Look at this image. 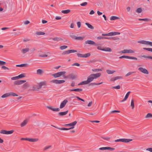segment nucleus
Instances as JSON below:
<instances>
[{
    "instance_id": "49530a36",
    "label": "nucleus",
    "mask_w": 152,
    "mask_h": 152,
    "mask_svg": "<svg viewBox=\"0 0 152 152\" xmlns=\"http://www.w3.org/2000/svg\"><path fill=\"white\" fill-rule=\"evenodd\" d=\"M68 51L69 54L71 53H75L77 52L76 50H68Z\"/></svg>"
},
{
    "instance_id": "3c124183",
    "label": "nucleus",
    "mask_w": 152,
    "mask_h": 152,
    "mask_svg": "<svg viewBox=\"0 0 152 152\" xmlns=\"http://www.w3.org/2000/svg\"><path fill=\"white\" fill-rule=\"evenodd\" d=\"M7 130H1L0 131L1 134H6Z\"/></svg>"
},
{
    "instance_id": "9b49d317",
    "label": "nucleus",
    "mask_w": 152,
    "mask_h": 152,
    "mask_svg": "<svg viewBox=\"0 0 152 152\" xmlns=\"http://www.w3.org/2000/svg\"><path fill=\"white\" fill-rule=\"evenodd\" d=\"M64 78H68L69 79H71L72 80L76 78V76L73 75L72 74H70L67 77L64 76Z\"/></svg>"
},
{
    "instance_id": "ea45409f",
    "label": "nucleus",
    "mask_w": 152,
    "mask_h": 152,
    "mask_svg": "<svg viewBox=\"0 0 152 152\" xmlns=\"http://www.w3.org/2000/svg\"><path fill=\"white\" fill-rule=\"evenodd\" d=\"M92 71L94 72H99V71H102V70L101 69H92Z\"/></svg>"
},
{
    "instance_id": "6e6552de",
    "label": "nucleus",
    "mask_w": 152,
    "mask_h": 152,
    "mask_svg": "<svg viewBox=\"0 0 152 152\" xmlns=\"http://www.w3.org/2000/svg\"><path fill=\"white\" fill-rule=\"evenodd\" d=\"M85 44H86L94 45L95 46L97 45L95 43V42H94L91 40H88L86 41L85 42Z\"/></svg>"
},
{
    "instance_id": "c756f323",
    "label": "nucleus",
    "mask_w": 152,
    "mask_h": 152,
    "mask_svg": "<svg viewBox=\"0 0 152 152\" xmlns=\"http://www.w3.org/2000/svg\"><path fill=\"white\" fill-rule=\"evenodd\" d=\"M85 24L87 26L90 28L91 29H94V27L91 25L89 23H86Z\"/></svg>"
},
{
    "instance_id": "09e8293b",
    "label": "nucleus",
    "mask_w": 152,
    "mask_h": 152,
    "mask_svg": "<svg viewBox=\"0 0 152 152\" xmlns=\"http://www.w3.org/2000/svg\"><path fill=\"white\" fill-rule=\"evenodd\" d=\"M14 132L13 130H11L10 131H7L6 134H12Z\"/></svg>"
},
{
    "instance_id": "603ef678",
    "label": "nucleus",
    "mask_w": 152,
    "mask_h": 152,
    "mask_svg": "<svg viewBox=\"0 0 152 152\" xmlns=\"http://www.w3.org/2000/svg\"><path fill=\"white\" fill-rule=\"evenodd\" d=\"M11 79L12 80H15L18 79H19V78L18 77V76L12 77L11 78Z\"/></svg>"
},
{
    "instance_id": "2f4dec72",
    "label": "nucleus",
    "mask_w": 152,
    "mask_h": 152,
    "mask_svg": "<svg viewBox=\"0 0 152 152\" xmlns=\"http://www.w3.org/2000/svg\"><path fill=\"white\" fill-rule=\"evenodd\" d=\"M36 34L38 35H44L45 34V33L42 31H37Z\"/></svg>"
},
{
    "instance_id": "338daca9",
    "label": "nucleus",
    "mask_w": 152,
    "mask_h": 152,
    "mask_svg": "<svg viewBox=\"0 0 152 152\" xmlns=\"http://www.w3.org/2000/svg\"><path fill=\"white\" fill-rule=\"evenodd\" d=\"M77 25L78 28H80L81 26V23L80 22H78L77 23Z\"/></svg>"
},
{
    "instance_id": "4be33fe9",
    "label": "nucleus",
    "mask_w": 152,
    "mask_h": 152,
    "mask_svg": "<svg viewBox=\"0 0 152 152\" xmlns=\"http://www.w3.org/2000/svg\"><path fill=\"white\" fill-rule=\"evenodd\" d=\"M39 140V139L38 138H29L28 141L31 142H36Z\"/></svg>"
},
{
    "instance_id": "20e7f679",
    "label": "nucleus",
    "mask_w": 152,
    "mask_h": 152,
    "mask_svg": "<svg viewBox=\"0 0 152 152\" xmlns=\"http://www.w3.org/2000/svg\"><path fill=\"white\" fill-rule=\"evenodd\" d=\"M51 82L56 84H60L64 83L65 81L64 80H51Z\"/></svg>"
},
{
    "instance_id": "2eb2a0df",
    "label": "nucleus",
    "mask_w": 152,
    "mask_h": 152,
    "mask_svg": "<svg viewBox=\"0 0 152 152\" xmlns=\"http://www.w3.org/2000/svg\"><path fill=\"white\" fill-rule=\"evenodd\" d=\"M130 93H131L130 91L128 92L126 94V95H125L124 99L123 100L121 101H120V102H124L126 100V99H127V98L129 95V94Z\"/></svg>"
},
{
    "instance_id": "6ab92c4d",
    "label": "nucleus",
    "mask_w": 152,
    "mask_h": 152,
    "mask_svg": "<svg viewBox=\"0 0 152 152\" xmlns=\"http://www.w3.org/2000/svg\"><path fill=\"white\" fill-rule=\"evenodd\" d=\"M28 121L27 119L24 120L21 124L20 126L21 127L25 126L28 123Z\"/></svg>"
},
{
    "instance_id": "423d86ee",
    "label": "nucleus",
    "mask_w": 152,
    "mask_h": 152,
    "mask_svg": "<svg viewBox=\"0 0 152 152\" xmlns=\"http://www.w3.org/2000/svg\"><path fill=\"white\" fill-rule=\"evenodd\" d=\"M26 82L25 80H18L14 81V83L15 85H21Z\"/></svg>"
},
{
    "instance_id": "7ed1b4c3",
    "label": "nucleus",
    "mask_w": 152,
    "mask_h": 152,
    "mask_svg": "<svg viewBox=\"0 0 152 152\" xmlns=\"http://www.w3.org/2000/svg\"><path fill=\"white\" fill-rule=\"evenodd\" d=\"M135 53V51L131 49H124L123 50L119 52L120 53Z\"/></svg>"
},
{
    "instance_id": "a19ab883",
    "label": "nucleus",
    "mask_w": 152,
    "mask_h": 152,
    "mask_svg": "<svg viewBox=\"0 0 152 152\" xmlns=\"http://www.w3.org/2000/svg\"><path fill=\"white\" fill-rule=\"evenodd\" d=\"M142 9L141 8H139L137 9L136 12L137 13H140L142 12Z\"/></svg>"
},
{
    "instance_id": "6e6d98bb",
    "label": "nucleus",
    "mask_w": 152,
    "mask_h": 152,
    "mask_svg": "<svg viewBox=\"0 0 152 152\" xmlns=\"http://www.w3.org/2000/svg\"><path fill=\"white\" fill-rule=\"evenodd\" d=\"M87 4V2H85L81 4H80V5L84 7Z\"/></svg>"
},
{
    "instance_id": "f8f14e48",
    "label": "nucleus",
    "mask_w": 152,
    "mask_h": 152,
    "mask_svg": "<svg viewBox=\"0 0 152 152\" xmlns=\"http://www.w3.org/2000/svg\"><path fill=\"white\" fill-rule=\"evenodd\" d=\"M47 107L48 109L50 110L54 111H59L60 110V109L59 108H53L51 106H47Z\"/></svg>"
},
{
    "instance_id": "0eeeda50",
    "label": "nucleus",
    "mask_w": 152,
    "mask_h": 152,
    "mask_svg": "<svg viewBox=\"0 0 152 152\" xmlns=\"http://www.w3.org/2000/svg\"><path fill=\"white\" fill-rule=\"evenodd\" d=\"M138 70L144 74H149L148 71L145 68H143L142 67H140L138 69Z\"/></svg>"
},
{
    "instance_id": "e433bc0d",
    "label": "nucleus",
    "mask_w": 152,
    "mask_h": 152,
    "mask_svg": "<svg viewBox=\"0 0 152 152\" xmlns=\"http://www.w3.org/2000/svg\"><path fill=\"white\" fill-rule=\"evenodd\" d=\"M29 86L28 84L26 83L24 84L23 85V88H24L26 89L28 88Z\"/></svg>"
},
{
    "instance_id": "e2e57ef3",
    "label": "nucleus",
    "mask_w": 152,
    "mask_h": 152,
    "mask_svg": "<svg viewBox=\"0 0 152 152\" xmlns=\"http://www.w3.org/2000/svg\"><path fill=\"white\" fill-rule=\"evenodd\" d=\"M6 64V62L4 61L0 60V65H5Z\"/></svg>"
},
{
    "instance_id": "5fc2aeb1",
    "label": "nucleus",
    "mask_w": 152,
    "mask_h": 152,
    "mask_svg": "<svg viewBox=\"0 0 152 152\" xmlns=\"http://www.w3.org/2000/svg\"><path fill=\"white\" fill-rule=\"evenodd\" d=\"M101 137L102 139H103L104 140H110V137Z\"/></svg>"
},
{
    "instance_id": "dca6fc26",
    "label": "nucleus",
    "mask_w": 152,
    "mask_h": 152,
    "mask_svg": "<svg viewBox=\"0 0 152 152\" xmlns=\"http://www.w3.org/2000/svg\"><path fill=\"white\" fill-rule=\"evenodd\" d=\"M77 121H75L72 123H70V126H71V127L69 128L70 129H72L74 128V126L77 124Z\"/></svg>"
},
{
    "instance_id": "1a4fd4ad",
    "label": "nucleus",
    "mask_w": 152,
    "mask_h": 152,
    "mask_svg": "<svg viewBox=\"0 0 152 152\" xmlns=\"http://www.w3.org/2000/svg\"><path fill=\"white\" fill-rule=\"evenodd\" d=\"M68 102V101L67 99H64L61 104L60 106V108L62 109L65 106L66 104Z\"/></svg>"
},
{
    "instance_id": "4c0bfd02",
    "label": "nucleus",
    "mask_w": 152,
    "mask_h": 152,
    "mask_svg": "<svg viewBox=\"0 0 152 152\" xmlns=\"http://www.w3.org/2000/svg\"><path fill=\"white\" fill-rule=\"evenodd\" d=\"M131 106L132 107V109H134V101L133 99H132L131 101Z\"/></svg>"
},
{
    "instance_id": "de8ad7c7",
    "label": "nucleus",
    "mask_w": 152,
    "mask_h": 152,
    "mask_svg": "<svg viewBox=\"0 0 152 152\" xmlns=\"http://www.w3.org/2000/svg\"><path fill=\"white\" fill-rule=\"evenodd\" d=\"M67 46L66 45H63L60 47V48L61 50H63L64 49L66 48Z\"/></svg>"
},
{
    "instance_id": "052dcab7",
    "label": "nucleus",
    "mask_w": 152,
    "mask_h": 152,
    "mask_svg": "<svg viewBox=\"0 0 152 152\" xmlns=\"http://www.w3.org/2000/svg\"><path fill=\"white\" fill-rule=\"evenodd\" d=\"M134 72H128L126 75V76L127 77V76H128L129 75H131L132 74H133V73H134Z\"/></svg>"
},
{
    "instance_id": "79ce46f5",
    "label": "nucleus",
    "mask_w": 152,
    "mask_h": 152,
    "mask_svg": "<svg viewBox=\"0 0 152 152\" xmlns=\"http://www.w3.org/2000/svg\"><path fill=\"white\" fill-rule=\"evenodd\" d=\"M127 58L131 59L136 60H137V58L136 57H134L129 56H127Z\"/></svg>"
},
{
    "instance_id": "4468645a",
    "label": "nucleus",
    "mask_w": 152,
    "mask_h": 152,
    "mask_svg": "<svg viewBox=\"0 0 152 152\" xmlns=\"http://www.w3.org/2000/svg\"><path fill=\"white\" fill-rule=\"evenodd\" d=\"M46 84V82L45 81H43L40 83L39 84L38 89H39L41 88L42 86L45 85Z\"/></svg>"
},
{
    "instance_id": "8fccbe9b",
    "label": "nucleus",
    "mask_w": 152,
    "mask_h": 152,
    "mask_svg": "<svg viewBox=\"0 0 152 152\" xmlns=\"http://www.w3.org/2000/svg\"><path fill=\"white\" fill-rule=\"evenodd\" d=\"M109 36H111L115 35V32H110L109 33Z\"/></svg>"
},
{
    "instance_id": "37998d69",
    "label": "nucleus",
    "mask_w": 152,
    "mask_h": 152,
    "mask_svg": "<svg viewBox=\"0 0 152 152\" xmlns=\"http://www.w3.org/2000/svg\"><path fill=\"white\" fill-rule=\"evenodd\" d=\"M102 83V82L99 83H92L89 84L90 86H94V85H99Z\"/></svg>"
},
{
    "instance_id": "bf43d9fd",
    "label": "nucleus",
    "mask_w": 152,
    "mask_h": 152,
    "mask_svg": "<svg viewBox=\"0 0 152 152\" xmlns=\"http://www.w3.org/2000/svg\"><path fill=\"white\" fill-rule=\"evenodd\" d=\"M25 77V76L23 74H20L18 76V77L19 78V79H20V78H21L22 77Z\"/></svg>"
},
{
    "instance_id": "a18cd8bd",
    "label": "nucleus",
    "mask_w": 152,
    "mask_h": 152,
    "mask_svg": "<svg viewBox=\"0 0 152 152\" xmlns=\"http://www.w3.org/2000/svg\"><path fill=\"white\" fill-rule=\"evenodd\" d=\"M112 88L119 89L121 88V86L120 85H118L115 86H113Z\"/></svg>"
},
{
    "instance_id": "473e14b6",
    "label": "nucleus",
    "mask_w": 152,
    "mask_h": 152,
    "mask_svg": "<svg viewBox=\"0 0 152 152\" xmlns=\"http://www.w3.org/2000/svg\"><path fill=\"white\" fill-rule=\"evenodd\" d=\"M9 95L10 96H18V95L12 92H9Z\"/></svg>"
},
{
    "instance_id": "58836bf2",
    "label": "nucleus",
    "mask_w": 152,
    "mask_h": 152,
    "mask_svg": "<svg viewBox=\"0 0 152 152\" xmlns=\"http://www.w3.org/2000/svg\"><path fill=\"white\" fill-rule=\"evenodd\" d=\"M140 21H148L150 20V19L148 18H140L138 19Z\"/></svg>"
},
{
    "instance_id": "f3484780",
    "label": "nucleus",
    "mask_w": 152,
    "mask_h": 152,
    "mask_svg": "<svg viewBox=\"0 0 152 152\" xmlns=\"http://www.w3.org/2000/svg\"><path fill=\"white\" fill-rule=\"evenodd\" d=\"M50 39H51L54 41H56L57 42L63 40L61 38L58 37H55L53 38H51Z\"/></svg>"
},
{
    "instance_id": "f03ea898",
    "label": "nucleus",
    "mask_w": 152,
    "mask_h": 152,
    "mask_svg": "<svg viewBox=\"0 0 152 152\" xmlns=\"http://www.w3.org/2000/svg\"><path fill=\"white\" fill-rule=\"evenodd\" d=\"M66 72L65 71L61 72L52 75L55 78H57L61 76L64 75Z\"/></svg>"
},
{
    "instance_id": "412c9836",
    "label": "nucleus",
    "mask_w": 152,
    "mask_h": 152,
    "mask_svg": "<svg viewBox=\"0 0 152 152\" xmlns=\"http://www.w3.org/2000/svg\"><path fill=\"white\" fill-rule=\"evenodd\" d=\"M29 50V48H25L21 50V52L23 54H25L26 53L28 52Z\"/></svg>"
},
{
    "instance_id": "a878e982",
    "label": "nucleus",
    "mask_w": 152,
    "mask_h": 152,
    "mask_svg": "<svg viewBox=\"0 0 152 152\" xmlns=\"http://www.w3.org/2000/svg\"><path fill=\"white\" fill-rule=\"evenodd\" d=\"M145 118L147 119L152 118V114L151 113H148L145 116Z\"/></svg>"
},
{
    "instance_id": "69168bd1",
    "label": "nucleus",
    "mask_w": 152,
    "mask_h": 152,
    "mask_svg": "<svg viewBox=\"0 0 152 152\" xmlns=\"http://www.w3.org/2000/svg\"><path fill=\"white\" fill-rule=\"evenodd\" d=\"M127 58V56H123L119 57V58L120 59H121V58Z\"/></svg>"
},
{
    "instance_id": "7c9ffc66",
    "label": "nucleus",
    "mask_w": 152,
    "mask_h": 152,
    "mask_svg": "<svg viewBox=\"0 0 152 152\" xmlns=\"http://www.w3.org/2000/svg\"><path fill=\"white\" fill-rule=\"evenodd\" d=\"M70 10H63L61 11V12L64 14H68L70 12Z\"/></svg>"
},
{
    "instance_id": "f704fd0d",
    "label": "nucleus",
    "mask_w": 152,
    "mask_h": 152,
    "mask_svg": "<svg viewBox=\"0 0 152 152\" xmlns=\"http://www.w3.org/2000/svg\"><path fill=\"white\" fill-rule=\"evenodd\" d=\"M119 18L118 17L115 16H112L110 18V20H113L118 19Z\"/></svg>"
},
{
    "instance_id": "680f3d73",
    "label": "nucleus",
    "mask_w": 152,
    "mask_h": 152,
    "mask_svg": "<svg viewBox=\"0 0 152 152\" xmlns=\"http://www.w3.org/2000/svg\"><path fill=\"white\" fill-rule=\"evenodd\" d=\"M1 69H5V70H9V69L8 68L5 66H2L1 67Z\"/></svg>"
},
{
    "instance_id": "c9c22d12",
    "label": "nucleus",
    "mask_w": 152,
    "mask_h": 152,
    "mask_svg": "<svg viewBox=\"0 0 152 152\" xmlns=\"http://www.w3.org/2000/svg\"><path fill=\"white\" fill-rule=\"evenodd\" d=\"M85 38L84 37H77L76 40H82Z\"/></svg>"
},
{
    "instance_id": "774afa93",
    "label": "nucleus",
    "mask_w": 152,
    "mask_h": 152,
    "mask_svg": "<svg viewBox=\"0 0 152 152\" xmlns=\"http://www.w3.org/2000/svg\"><path fill=\"white\" fill-rule=\"evenodd\" d=\"M146 150L149 151L150 152H152V148H148L146 149Z\"/></svg>"
},
{
    "instance_id": "b1692460",
    "label": "nucleus",
    "mask_w": 152,
    "mask_h": 152,
    "mask_svg": "<svg viewBox=\"0 0 152 152\" xmlns=\"http://www.w3.org/2000/svg\"><path fill=\"white\" fill-rule=\"evenodd\" d=\"M148 41L145 40H140L138 41V42L140 44H142L145 45H147Z\"/></svg>"
},
{
    "instance_id": "4d7b16f0",
    "label": "nucleus",
    "mask_w": 152,
    "mask_h": 152,
    "mask_svg": "<svg viewBox=\"0 0 152 152\" xmlns=\"http://www.w3.org/2000/svg\"><path fill=\"white\" fill-rule=\"evenodd\" d=\"M70 36L72 38L76 40L77 37L75 35H73V34H70Z\"/></svg>"
},
{
    "instance_id": "0e129e2a",
    "label": "nucleus",
    "mask_w": 152,
    "mask_h": 152,
    "mask_svg": "<svg viewBox=\"0 0 152 152\" xmlns=\"http://www.w3.org/2000/svg\"><path fill=\"white\" fill-rule=\"evenodd\" d=\"M39 57H47L48 55L46 54H44V55H39Z\"/></svg>"
},
{
    "instance_id": "13d9d810",
    "label": "nucleus",
    "mask_w": 152,
    "mask_h": 152,
    "mask_svg": "<svg viewBox=\"0 0 152 152\" xmlns=\"http://www.w3.org/2000/svg\"><path fill=\"white\" fill-rule=\"evenodd\" d=\"M51 147V145H49V146H46L44 148L43 150H44V151L46 150L49 149V148H50Z\"/></svg>"
},
{
    "instance_id": "393cba45",
    "label": "nucleus",
    "mask_w": 152,
    "mask_h": 152,
    "mask_svg": "<svg viewBox=\"0 0 152 152\" xmlns=\"http://www.w3.org/2000/svg\"><path fill=\"white\" fill-rule=\"evenodd\" d=\"M44 72L42 69H38L37 71V73L38 75H42L43 73Z\"/></svg>"
},
{
    "instance_id": "cd10ccee",
    "label": "nucleus",
    "mask_w": 152,
    "mask_h": 152,
    "mask_svg": "<svg viewBox=\"0 0 152 152\" xmlns=\"http://www.w3.org/2000/svg\"><path fill=\"white\" fill-rule=\"evenodd\" d=\"M115 72V71L111 70L110 69H107L106 70V72L109 74H112Z\"/></svg>"
},
{
    "instance_id": "f257e3e1",
    "label": "nucleus",
    "mask_w": 152,
    "mask_h": 152,
    "mask_svg": "<svg viewBox=\"0 0 152 152\" xmlns=\"http://www.w3.org/2000/svg\"><path fill=\"white\" fill-rule=\"evenodd\" d=\"M101 75V74L100 73L91 74L88 77L87 79L86 80L81 82L78 84V85L88 84L93 80L94 79H96L99 77Z\"/></svg>"
},
{
    "instance_id": "5701e85b",
    "label": "nucleus",
    "mask_w": 152,
    "mask_h": 152,
    "mask_svg": "<svg viewBox=\"0 0 152 152\" xmlns=\"http://www.w3.org/2000/svg\"><path fill=\"white\" fill-rule=\"evenodd\" d=\"M54 127L59 130H68L70 129L69 128H59L55 126H54Z\"/></svg>"
},
{
    "instance_id": "bb28decb",
    "label": "nucleus",
    "mask_w": 152,
    "mask_h": 152,
    "mask_svg": "<svg viewBox=\"0 0 152 152\" xmlns=\"http://www.w3.org/2000/svg\"><path fill=\"white\" fill-rule=\"evenodd\" d=\"M102 51H107V52H111L112 49L109 48H105L102 49Z\"/></svg>"
},
{
    "instance_id": "c85d7f7f",
    "label": "nucleus",
    "mask_w": 152,
    "mask_h": 152,
    "mask_svg": "<svg viewBox=\"0 0 152 152\" xmlns=\"http://www.w3.org/2000/svg\"><path fill=\"white\" fill-rule=\"evenodd\" d=\"M10 96L9 93H7L4 94L1 96L2 98H5Z\"/></svg>"
},
{
    "instance_id": "a211bd4d",
    "label": "nucleus",
    "mask_w": 152,
    "mask_h": 152,
    "mask_svg": "<svg viewBox=\"0 0 152 152\" xmlns=\"http://www.w3.org/2000/svg\"><path fill=\"white\" fill-rule=\"evenodd\" d=\"M68 112V110L64 112H61L58 113V115L59 116H63L66 115Z\"/></svg>"
},
{
    "instance_id": "ddd939ff",
    "label": "nucleus",
    "mask_w": 152,
    "mask_h": 152,
    "mask_svg": "<svg viewBox=\"0 0 152 152\" xmlns=\"http://www.w3.org/2000/svg\"><path fill=\"white\" fill-rule=\"evenodd\" d=\"M122 78L123 77L122 76H118L111 78L110 79V80L111 81H114L117 80L121 79H122Z\"/></svg>"
},
{
    "instance_id": "39448f33",
    "label": "nucleus",
    "mask_w": 152,
    "mask_h": 152,
    "mask_svg": "<svg viewBox=\"0 0 152 152\" xmlns=\"http://www.w3.org/2000/svg\"><path fill=\"white\" fill-rule=\"evenodd\" d=\"M77 55L78 57L82 58H87L90 56V54L89 53L83 54L80 53H77Z\"/></svg>"
},
{
    "instance_id": "72a5a7b5",
    "label": "nucleus",
    "mask_w": 152,
    "mask_h": 152,
    "mask_svg": "<svg viewBox=\"0 0 152 152\" xmlns=\"http://www.w3.org/2000/svg\"><path fill=\"white\" fill-rule=\"evenodd\" d=\"M28 65L27 64H22L20 65H16V67H26Z\"/></svg>"
},
{
    "instance_id": "c03bdc74",
    "label": "nucleus",
    "mask_w": 152,
    "mask_h": 152,
    "mask_svg": "<svg viewBox=\"0 0 152 152\" xmlns=\"http://www.w3.org/2000/svg\"><path fill=\"white\" fill-rule=\"evenodd\" d=\"M143 49L152 52V48H143Z\"/></svg>"
},
{
    "instance_id": "9d476101",
    "label": "nucleus",
    "mask_w": 152,
    "mask_h": 152,
    "mask_svg": "<svg viewBox=\"0 0 152 152\" xmlns=\"http://www.w3.org/2000/svg\"><path fill=\"white\" fill-rule=\"evenodd\" d=\"M120 142H121L124 143H127L132 141V139L122 138L120 139Z\"/></svg>"
},
{
    "instance_id": "864d4df0",
    "label": "nucleus",
    "mask_w": 152,
    "mask_h": 152,
    "mask_svg": "<svg viewBox=\"0 0 152 152\" xmlns=\"http://www.w3.org/2000/svg\"><path fill=\"white\" fill-rule=\"evenodd\" d=\"M107 149H106V150H109L111 151L114 150L115 149L114 148H112L111 147H107Z\"/></svg>"
},
{
    "instance_id": "aec40b11",
    "label": "nucleus",
    "mask_w": 152,
    "mask_h": 152,
    "mask_svg": "<svg viewBox=\"0 0 152 152\" xmlns=\"http://www.w3.org/2000/svg\"><path fill=\"white\" fill-rule=\"evenodd\" d=\"M83 91L81 88L73 89L69 90V91H72L81 92Z\"/></svg>"
}]
</instances>
